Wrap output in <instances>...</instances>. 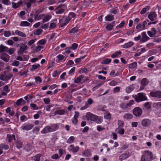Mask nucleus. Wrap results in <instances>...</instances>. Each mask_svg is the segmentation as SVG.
Returning a JSON list of instances; mask_svg holds the SVG:
<instances>
[{
  "label": "nucleus",
  "instance_id": "1",
  "mask_svg": "<svg viewBox=\"0 0 161 161\" xmlns=\"http://www.w3.org/2000/svg\"><path fill=\"white\" fill-rule=\"evenodd\" d=\"M86 117L87 120L94 121L98 124L101 123L103 121V119L101 117H98L90 112L87 113Z\"/></svg>",
  "mask_w": 161,
  "mask_h": 161
},
{
  "label": "nucleus",
  "instance_id": "2",
  "mask_svg": "<svg viewBox=\"0 0 161 161\" xmlns=\"http://www.w3.org/2000/svg\"><path fill=\"white\" fill-rule=\"evenodd\" d=\"M58 126L56 124H52L45 127L41 131L42 134H47L54 131L58 129Z\"/></svg>",
  "mask_w": 161,
  "mask_h": 161
},
{
  "label": "nucleus",
  "instance_id": "3",
  "mask_svg": "<svg viewBox=\"0 0 161 161\" xmlns=\"http://www.w3.org/2000/svg\"><path fill=\"white\" fill-rule=\"evenodd\" d=\"M58 126L56 124H52L45 127L41 131L42 134H47L54 131L58 129Z\"/></svg>",
  "mask_w": 161,
  "mask_h": 161
},
{
  "label": "nucleus",
  "instance_id": "4",
  "mask_svg": "<svg viewBox=\"0 0 161 161\" xmlns=\"http://www.w3.org/2000/svg\"><path fill=\"white\" fill-rule=\"evenodd\" d=\"M153 159V154L152 152L148 150H145L142 152L141 161H149Z\"/></svg>",
  "mask_w": 161,
  "mask_h": 161
},
{
  "label": "nucleus",
  "instance_id": "5",
  "mask_svg": "<svg viewBox=\"0 0 161 161\" xmlns=\"http://www.w3.org/2000/svg\"><path fill=\"white\" fill-rule=\"evenodd\" d=\"M134 104V101H129L128 102L122 103L120 107L123 109L127 110L130 109L132 105Z\"/></svg>",
  "mask_w": 161,
  "mask_h": 161
},
{
  "label": "nucleus",
  "instance_id": "6",
  "mask_svg": "<svg viewBox=\"0 0 161 161\" xmlns=\"http://www.w3.org/2000/svg\"><path fill=\"white\" fill-rule=\"evenodd\" d=\"M136 101H146L147 100V97L144 94L138 93L137 95L134 96Z\"/></svg>",
  "mask_w": 161,
  "mask_h": 161
},
{
  "label": "nucleus",
  "instance_id": "7",
  "mask_svg": "<svg viewBox=\"0 0 161 161\" xmlns=\"http://www.w3.org/2000/svg\"><path fill=\"white\" fill-rule=\"evenodd\" d=\"M68 19L66 16H64L62 18L59 19V22L60 23L59 25V28H62L68 24L70 21H67Z\"/></svg>",
  "mask_w": 161,
  "mask_h": 161
},
{
  "label": "nucleus",
  "instance_id": "8",
  "mask_svg": "<svg viewBox=\"0 0 161 161\" xmlns=\"http://www.w3.org/2000/svg\"><path fill=\"white\" fill-rule=\"evenodd\" d=\"M13 74L11 73H8L6 74H1L0 75V80L3 81H8L13 76Z\"/></svg>",
  "mask_w": 161,
  "mask_h": 161
},
{
  "label": "nucleus",
  "instance_id": "9",
  "mask_svg": "<svg viewBox=\"0 0 161 161\" xmlns=\"http://www.w3.org/2000/svg\"><path fill=\"white\" fill-rule=\"evenodd\" d=\"M133 114L136 117H139L142 113V110L140 107H136L133 110Z\"/></svg>",
  "mask_w": 161,
  "mask_h": 161
},
{
  "label": "nucleus",
  "instance_id": "10",
  "mask_svg": "<svg viewBox=\"0 0 161 161\" xmlns=\"http://www.w3.org/2000/svg\"><path fill=\"white\" fill-rule=\"evenodd\" d=\"M150 95L153 97L157 98H161V91H156L151 92L150 93Z\"/></svg>",
  "mask_w": 161,
  "mask_h": 161
},
{
  "label": "nucleus",
  "instance_id": "11",
  "mask_svg": "<svg viewBox=\"0 0 161 161\" xmlns=\"http://www.w3.org/2000/svg\"><path fill=\"white\" fill-rule=\"evenodd\" d=\"M34 125L30 124H24L21 126V128L24 130H28L31 129Z\"/></svg>",
  "mask_w": 161,
  "mask_h": 161
},
{
  "label": "nucleus",
  "instance_id": "12",
  "mask_svg": "<svg viewBox=\"0 0 161 161\" xmlns=\"http://www.w3.org/2000/svg\"><path fill=\"white\" fill-rule=\"evenodd\" d=\"M157 15L154 12H151L148 15V18L151 21H153L157 19Z\"/></svg>",
  "mask_w": 161,
  "mask_h": 161
},
{
  "label": "nucleus",
  "instance_id": "13",
  "mask_svg": "<svg viewBox=\"0 0 161 161\" xmlns=\"http://www.w3.org/2000/svg\"><path fill=\"white\" fill-rule=\"evenodd\" d=\"M142 38L141 39L140 41L141 43L145 42L150 39V38L147 36L145 32H142Z\"/></svg>",
  "mask_w": 161,
  "mask_h": 161
},
{
  "label": "nucleus",
  "instance_id": "14",
  "mask_svg": "<svg viewBox=\"0 0 161 161\" xmlns=\"http://www.w3.org/2000/svg\"><path fill=\"white\" fill-rule=\"evenodd\" d=\"M27 48V45L22 43V46L20 47L19 50L18 52V54L21 55L22 54Z\"/></svg>",
  "mask_w": 161,
  "mask_h": 161
},
{
  "label": "nucleus",
  "instance_id": "15",
  "mask_svg": "<svg viewBox=\"0 0 161 161\" xmlns=\"http://www.w3.org/2000/svg\"><path fill=\"white\" fill-rule=\"evenodd\" d=\"M92 102L93 101H84L82 104L84 105L81 107L80 109L81 110H83L86 109L90 105L92 104Z\"/></svg>",
  "mask_w": 161,
  "mask_h": 161
},
{
  "label": "nucleus",
  "instance_id": "16",
  "mask_svg": "<svg viewBox=\"0 0 161 161\" xmlns=\"http://www.w3.org/2000/svg\"><path fill=\"white\" fill-rule=\"evenodd\" d=\"M23 2L22 0L19 1L17 3H15L14 2H12V7L14 9H16L19 8V6L22 5L23 4Z\"/></svg>",
  "mask_w": 161,
  "mask_h": 161
},
{
  "label": "nucleus",
  "instance_id": "17",
  "mask_svg": "<svg viewBox=\"0 0 161 161\" xmlns=\"http://www.w3.org/2000/svg\"><path fill=\"white\" fill-rule=\"evenodd\" d=\"M9 56L7 54L3 53L1 56V58L5 62H8L9 60Z\"/></svg>",
  "mask_w": 161,
  "mask_h": 161
},
{
  "label": "nucleus",
  "instance_id": "18",
  "mask_svg": "<svg viewBox=\"0 0 161 161\" xmlns=\"http://www.w3.org/2000/svg\"><path fill=\"white\" fill-rule=\"evenodd\" d=\"M62 5H59L57 7L56 9L55 10L56 14H61L64 12L65 10L64 9L60 8Z\"/></svg>",
  "mask_w": 161,
  "mask_h": 161
},
{
  "label": "nucleus",
  "instance_id": "19",
  "mask_svg": "<svg viewBox=\"0 0 161 161\" xmlns=\"http://www.w3.org/2000/svg\"><path fill=\"white\" fill-rule=\"evenodd\" d=\"M134 44L133 42L130 41L121 45V47L124 48H128L132 47Z\"/></svg>",
  "mask_w": 161,
  "mask_h": 161
},
{
  "label": "nucleus",
  "instance_id": "20",
  "mask_svg": "<svg viewBox=\"0 0 161 161\" xmlns=\"http://www.w3.org/2000/svg\"><path fill=\"white\" fill-rule=\"evenodd\" d=\"M114 19V15L108 14L105 17V20L106 21H111Z\"/></svg>",
  "mask_w": 161,
  "mask_h": 161
},
{
  "label": "nucleus",
  "instance_id": "21",
  "mask_svg": "<svg viewBox=\"0 0 161 161\" xmlns=\"http://www.w3.org/2000/svg\"><path fill=\"white\" fill-rule=\"evenodd\" d=\"M130 156L129 153H125L122 154L119 157V159L124 160L128 158Z\"/></svg>",
  "mask_w": 161,
  "mask_h": 161
},
{
  "label": "nucleus",
  "instance_id": "22",
  "mask_svg": "<svg viewBox=\"0 0 161 161\" xmlns=\"http://www.w3.org/2000/svg\"><path fill=\"white\" fill-rule=\"evenodd\" d=\"M79 29L78 27L75 26V27L70 29L69 31V34H75L79 31Z\"/></svg>",
  "mask_w": 161,
  "mask_h": 161
},
{
  "label": "nucleus",
  "instance_id": "23",
  "mask_svg": "<svg viewBox=\"0 0 161 161\" xmlns=\"http://www.w3.org/2000/svg\"><path fill=\"white\" fill-rule=\"evenodd\" d=\"M151 121L150 120L146 119L142 120V124L143 126L146 127L149 125Z\"/></svg>",
  "mask_w": 161,
  "mask_h": 161
},
{
  "label": "nucleus",
  "instance_id": "24",
  "mask_svg": "<svg viewBox=\"0 0 161 161\" xmlns=\"http://www.w3.org/2000/svg\"><path fill=\"white\" fill-rule=\"evenodd\" d=\"M148 80L146 78H144L142 79L141 81V86H143V88L144 87L148 84Z\"/></svg>",
  "mask_w": 161,
  "mask_h": 161
},
{
  "label": "nucleus",
  "instance_id": "25",
  "mask_svg": "<svg viewBox=\"0 0 161 161\" xmlns=\"http://www.w3.org/2000/svg\"><path fill=\"white\" fill-rule=\"evenodd\" d=\"M15 33L17 35L23 37H25L26 36V35L24 33L18 30L15 31Z\"/></svg>",
  "mask_w": 161,
  "mask_h": 161
},
{
  "label": "nucleus",
  "instance_id": "26",
  "mask_svg": "<svg viewBox=\"0 0 161 161\" xmlns=\"http://www.w3.org/2000/svg\"><path fill=\"white\" fill-rule=\"evenodd\" d=\"M133 117L132 114L129 113L125 114L123 116L124 119L127 120L130 119H132Z\"/></svg>",
  "mask_w": 161,
  "mask_h": 161
},
{
  "label": "nucleus",
  "instance_id": "27",
  "mask_svg": "<svg viewBox=\"0 0 161 161\" xmlns=\"http://www.w3.org/2000/svg\"><path fill=\"white\" fill-rule=\"evenodd\" d=\"M134 89L133 85H130L126 88V92L127 93H129L132 92Z\"/></svg>",
  "mask_w": 161,
  "mask_h": 161
},
{
  "label": "nucleus",
  "instance_id": "28",
  "mask_svg": "<svg viewBox=\"0 0 161 161\" xmlns=\"http://www.w3.org/2000/svg\"><path fill=\"white\" fill-rule=\"evenodd\" d=\"M76 16V14L74 12H70L67 16H66L67 18V21L69 20L70 21L71 19L75 17Z\"/></svg>",
  "mask_w": 161,
  "mask_h": 161
},
{
  "label": "nucleus",
  "instance_id": "29",
  "mask_svg": "<svg viewBox=\"0 0 161 161\" xmlns=\"http://www.w3.org/2000/svg\"><path fill=\"white\" fill-rule=\"evenodd\" d=\"M121 53L122 52L120 51H117L111 55V57L113 58H118Z\"/></svg>",
  "mask_w": 161,
  "mask_h": 161
},
{
  "label": "nucleus",
  "instance_id": "30",
  "mask_svg": "<svg viewBox=\"0 0 161 161\" xmlns=\"http://www.w3.org/2000/svg\"><path fill=\"white\" fill-rule=\"evenodd\" d=\"M150 8V6L148 5L145 8H142L140 12V13L141 14H143L145 13L147 11H148Z\"/></svg>",
  "mask_w": 161,
  "mask_h": 161
},
{
  "label": "nucleus",
  "instance_id": "31",
  "mask_svg": "<svg viewBox=\"0 0 161 161\" xmlns=\"http://www.w3.org/2000/svg\"><path fill=\"white\" fill-rule=\"evenodd\" d=\"M115 131L121 135H123L124 133V130L122 128L118 127L116 129Z\"/></svg>",
  "mask_w": 161,
  "mask_h": 161
},
{
  "label": "nucleus",
  "instance_id": "32",
  "mask_svg": "<svg viewBox=\"0 0 161 161\" xmlns=\"http://www.w3.org/2000/svg\"><path fill=\"white\" fill-rule=\"evenodd\" d=\"M112 59L110 58H106L103 59L101 62L102 64H108L111 61Z\"/></svg>",
  "mask_w": 161,
  "mask_h": 161
},
{
  "label": "nucleus",
  "instance_id": "33",
  "mask_svg": "<svg viewBox=\"0 0 161 161\" xmlns=\"http://www.w3.org/2000/svg\"><path fill=\"white\" fill-rule=\"evenodd\" d=\"M57 57L58 59V60H56V62L57 63H59L60 61L63 60L65 58L64 56L61 54L58 55L57 56Z\"/></svg>",
  "mask_w": 161,
  "mask_h": 161
},
{
  "label": "nucleus",
  "instance_id": "34",
  "mask_svg": "<svg viewBox=\"0 0 161 161\" xmlns=\"http://www.w3.org/2000/svg\"><path fill=\"white\" fill-rule=\"evenodd\" d=\"M7 138L8 139V141L9 142H12L13 139H15V136L14 135H9L8 134L7 135Z\"/></svg>",
  "mask_w": 161,
  "mask_h": 161
},
{
  "label": "nucleus",
  "instance_id": "35",
  "mask_svg": "<svg viewBox=\"0 0 161 161\" xmlns=\"http://www.w3.org/2000/svg\"><path fill=\"white\" fill-rule=\"evenodd\" d=\"M30 25V23L27 21H22L21 22L19 26H28Z\"/></svg>",
  "mask_w": 161,
  "mask_h": 161
},
{
  "label": "nucleus",
  "instance_id": "36",
  "mask_svg": "<svg viewBox=\"0 0 161 161\" xmlns=\"http://www.w3.org/2000/svg\"><path fill=\"white\" fill-rule=\"evenodd\" d=\"M51 18V16L49 15H47L44 17L42 21L43 23L46 22L48 21Z\"/></svg>",
  "mask_w": 161,
  "mask_h": 161
},
{
  "label": "nucleus",
  "instance_id": "37",
  "mask_svg": "<svg viewBox=\"0 0 161 161\" xmlns=\"http://www.w3.org/2000/svg\"><path fill=\"white\" fill-rule=\"evenodd\" d=\"M41 156V154H38L36 156L32 157V159L35 161H39L40 160V157Z\"/></svg>",
  "mask_w": 161,
  "mask_h": 161
},
{
  "label": "nucleus",
  "instance_id": "38",
  "mask_svg": "<svg viewBox=\"0 0 161 161\" xmlns=\"http://www.w3.org/2000/svg\"><path fill=\"white\" fill-rule=\"evenodd\" d=\"M8 48L7 47L4 46L2 45L0 46V52H8Z\"/></svg>",
  "mask_w": 161,
  "mask_h": 161
},
{
  "label": "nucleus",
  "instance_id": "39",
  "mask_svg": "<svg viewBox=\"0 0 161 161\" xmlns=\"http://www.w3.org/2000/svg\"><path fill=\"white\" fill-rule=\"evenodd\" d=\"M83 78V76L82 75H81L79 76L78 77L75 79L74 80L75 83H79L81 81V80Z\"/></svg>",
  "mask_w": 161,
  "mask_h": 161
},
{
  "label": "nucleus",
  "instance_id": "40",
  "mask_svg": "<svg viewBox=\"0 0 161 161\" xmlns=\"http://www.w3.org/2000/svg\"><path fill=\"white\" fill-rule=\"evenodd\" d=\"M40 65L39 64H34L32 65V69H31V71H33L37 68L40 67Z\"/></svg>",
  "mask_w": 161,
  "mask_h": 161
},
{
  "label": "nucleus",
  "instance_id": "41",
  "mask_svg": "<svg viewBox=\"0 0 161 161\" xmlns=\"http://www.w3.org/2000/svg\"><path fill=\"white\" fill-rule=\"evenodd\" d=\"M104 118L106 119H110L111 118V115L109 112L106 111L104 116Z\"/></svg>",
  "mask_w": 161,
  "mask_h": 161
},
{
  "label": "nucleus",
  "instance_id": "42",
  "mask_svg": "<svg viewBox=\"0 0 161 161\" xmlns=\"http://www.w3.org/2000/svg\"><path fill=\"white\" fill-rule=\"evenodd\" d=\"M137 66V63L136 62H134L130 64L129 65V68L130 69H133L136 67Z\"/></svg>",
  "mask_w": 161,
  "mask_h": 161
},
{
  "label": "nucleus",
  "instance_id": "43",
  "mask_svg": "<svg viewBox=\"0 0 161 161\" xmlns=\"http://www.w3.org/2000/svg\"><path fill=\"white\" fill-rule=\"evenodd\" d=\"M78 46V44L75 43H74L72 44V45L70 47L71 49L72 50H75L76 49Z\"/></svg>",
  "mask_w": 161,
  "mask_h": 161
},
{
  "label": "nucleus",
  "instance_id": "44",
  "mask_svg": "<svg viewBox=\"0 0 161 161\" xmlns=\"http://www.w3.org/2000/svg\"><path fill=\"white\" fill-rule=\"evenodd\" d=\"M82 154L83 155L86 157H90L91 155V153L88 150H86L83 152Z\"/></svg>",
  "mask_w": 161,
  "mask_h": 161
},
{
  "label": "nucleus",
  "instance_id": "45",
  "mask_svg": "<svg viewBox=\"0 0 161 161\" xmlns=\"http://www.w3.org/2000/svg\"><path fill=\"white\" fill-rule=\"evenodd\" d=\"M118 10V8L116 7L114 8H112L110 11V12L112 14H117Z\"/></svg>",
  "mask_w": 161,
  "mask_h": 161
},
{
  "label": "nucleus",
  "instance_id": "46",
  "mask_svg": "<svg viewBox=\"0 0 161 161\" xmlns=\"http://www.w3.org/2000/svg\"><path fill=\"white\" fill-rule=\"evenodd\" d=\"M125 22L124 20H123L120 23L119 25H117L116 27V29H117L118 28H120L123 27L125 24Z\"/></svg>",
  "mask_w": 161,
  "mask_h": 161
},
{
  "label": "nucleus",
  "instance_id": "47",
  "mask_svg": "<svg viewBox=\"0 0 161 161\" xmlns=\"http://www.w3.org/2000/svg\"><path fill=\"white\" fill-rule=\"evenodd\" d=\"M118 124L119 126L118 127L122 128L124 126V123L123 121L119 120L118 122Z\"/></svg>",
  "mask_w": 161,
  "mask_h": 161
},
{
  "label": "nucleus",
  "instance_id": "48",
  "mask_svg": "<svg viewBox=\"0 0 161 161\" xmlns=\"http://www.w3.org/2000/svg\"><path fill=\"white\" fill-rule=\"evenodd\" d=\"M113 26L110 23L106 25V29L108 31H110L113 29Z\"/></svg>",
  "mask_w": 161,
  "mask_h": 161
},
{
  "label": "nucleus",
  "instance_id": "49",
  "mask_svg": "<svg viewBox=\"0 0 161 161\" xmlns=\"http://www.w3.org/2000/svg\"><path fill=\"white\" fill-rule=\"evenodd\" d=\"M35 79L37 84L40 83L42 82V79L40 76H36L35 78Z\"/></svg>",
  "mask_w": 161,
  "mask_h": 161
},
{
  "label": "nucleus",
  "instance_id": "50",
  "mask_svg": "<svg viewBox=\"0 0 161 161\" xmlns=\"http://www.w3.org/2000/svg\"><path fill=\"white\" fill-rule=\"evenodd\" d=\"M56 114H58L60 115L64 114L65 113V111L63 109L57 110L55 112Z\"/></svg>",
  "mask_w": 161,
  "mask_h": 161
},
{
  "label": "nucleus",
  "instance_id": "51",
  "mask_svg": "<svg viewBox=\"0 0 161 161\" xmlns=\"http://www.w3.org/2000/svg\"><path fill=\"white\" fill-rule=\"evenodd\" d=\"M151 103L150 102H147L144 104V106L146 109H149L151 108Z\"/></svg>",
  "mask_w": 161,
  "mask_h": 161
},
{
  "label": "nucleus",
  "instance_id": "52",
  "mask_svg": "<svg viewBox=\"0 0 161 161\" xmlns=\"http://www.w3.org/2000/svg\"><path fill=\"white\" fill-rule=\"evenodd\" d=\"M46 43V41L45 39H42L39 41L37 43L42 45H44Z\"/></svg>",
  "mask_w": 161,
  "mask_h": 161
},
{
  "label": "nucleus",
  "instance_id": "53",
  "mask_svg": "<svg viewBox=\"0 0 161 161\" xmlns=\"http://www.w3.org/2000/svg\"><path fill=\"white\" fill-rule=\"evenodd\" d=\"M75 140V137L73 136H70L67 140V142L68 143H71L73 142Z\"/></svg>",
  "mask_w": 161,
  "mask_h": 161
},
{
  "label": "nucleus",
  "instance_id": "54",
  "mask_svg": "<svg viewBox=\"0 0 161 161\" xmlns=\"http://www.w3.org/2000/svg\"><path fill=\"white\" fill-rule=\"evenodd\" d=\"M45 2H47L49 5H52L56 3L55 0H47Z\"/></svg>",
  "mask_w": 161,
  "mask_h": 161
},
{
  "label": "nucleus",
  "instance_id": "55",
  "mask_svg": "<svg viewBox=\"0 0 161 161\" xmlns=\"http://www.w3.org/2000/svg\"><path fill=\"white\" fill-rule=\"evenodd\" d=\"M0 148L7 150L8 149L9 147L7 145L1 144H0Z\"/></svg>",
  "mask_w": 161,
  "mask_h": 161
},
{
  "label": "nucleus",
  "instance_id": "56",
  "mask_svg": "<svg viewBox=\"0 0 161 161\" xmlns=\"http://www.w3.org/2000/svg\"><path fill=\"white\" fill-rule=\"evenodd\" d=\"M41 12V11H39L38 10H36L35 13V14H34V19L36 20H37V19L39 16V14Z\"/></svg>",
  "mask_w": 161,
  "mask_h": 161
},
{
  "label": "nucleus",
  "instance_id": "57",
  "mask_svg": "<svg viewBox=\"0 0 161 161\" xmlns=\"http://www.w3.org/2000/svg\"><path fill=\"white\" fill-rule=\"evenodd\" d=\"M88 70L86 68H84L81 69L79 71L80 73H87L88 72Z\"/></svg>",
  "mask_w": 161,
  "mask_h": 161
},
{
  "label": "nucleus",
  "instance_id": "58",
  "mask_svg": "<svg viewBox=\"0 0 161 161\" xmlns=\"http://www.w3.org/2000/svg\"><path fill=\"white\" fill-rule=\"evenodd\" d=\"M43 31V30L40 29H38L37 30L36 33H34V35H40Z\"/></svg>",
  "mask_w": 161,
  "mask_h": 161
},
{
  "label": "nucleus",
  "instance_id": "59",
  "mask_svg": "<svg viewBox=\"0 0 161 161\" xmlns=\"http://www.w3.org/2000/svg\"><path fill=\"white\" fill-rule=\"evenodd\" d=\"M2 3L5 5H10V2L9 0H2Z\"/></svg>",
  "mask_w": 161,
  "mask_h": 161
},
{
  "label": "nucleus",
  "instance_id": "60",
  "mask_svg": "<svg viewBox=\"0 0 161 161\" xmlns=\"http://www.w3.org/2000/svg\"><path fill=\"white\" fill-rule=\"evenodd\" d=\"M4 36L6 37H8L11 36V33L9 31H5L4 33Z\"/></svg>",
  "mask_w": 161,
  "mask_h": 161
},
{
  "label": "nucleus",
  "instance_id": "61",
  "mask_svg": "<svg viewBox=\"0 0 161 161\" xmlns=\"http://www.w3.org/2000/svg\"><path fill=\"white\" fill-rule=\"evenodd\" d=\"M16 145L17 148H20L22 147L23 144L21 142H18L16 143Z\"/></svg>",
  "mask_w": 161,
  "mask_h": 161
},
{
  "label": "nucleus",
  "instance_id": "62",
  "mask_svg": "<svg viewBox=\"0 0 161 161\" xmlns=\"http://www.w3.org/2000/svg\"><path fill=\"white\" fill-rule=\"evenodd\" d=\"M14 48H9V50L8 49L7 52L10 55H12L14 53Z\"/></svg>",
  "mask_w": 161,
  "mask_h": 161
},
{
  "label": "nucleus",
  "instance_id": "63",
  "mask_svg": "<svg viewBox=\"0 0 161 161\" xmlns=\"http://www.w3.org/2000/svg\"><path fill=\"white\" fill-rule=\"evenodd\" d=\"M136 28L137 29H139L140 30H142L144 29V28H143V25L141 23H140L139 24H138L136 26Z\"/></svg>",
  "mask_w": 161,
  "mask_h": 161
},
{
  "label": "nucleus",
  "instance_id": "64",
  "mask_svg": "<svg viewBox=\"0 0 161 161\" xmlns=\"http://www.w3.org/2000/svg\"><path fill=\"white\" fill-rule=\"evenodd\" d=\"M43 47L40 46H37L35 47V51L36 52H38L40 51Z\"/></svg>",
  "mask_w": 161,
  "mask_h": 161
}]
</instances>
